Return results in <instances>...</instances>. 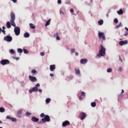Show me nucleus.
Masks as SVG:
<instances>
[{
  "label": "nucleus",
  "instance_id": "f257e3e1",
  "mask_svg": "<svg viewBox=\"0 0 128 128\" xmlns=\"http://www.w3.org/2000/svg\"><path fill=\"white\" fill-rule=\"evenodd\" d=\"M10 18L11 20H10V22L12 26L14 27V32H15V34L16 36H20V29L19 28V27L16 26V23L14 22V20H16V15L14 12H11Z\"/></svg>",
  "mask_w": 128,
  "mask_h": 128
},
{
  "label": "nucleus",
  "instance_id": "f03ea898",
  "mask_svg": "<svg viewBox=\"0 0 128 128\" xmlns=\"http://www.w3.org/2000/svg\"><path fill=\"white\" fill-rule=\"evenodd\" d=\"M46 122H50V116H48V115L44 116V118H42V120L38 122V124H44Z\"/></svg>",
  "mask_w": 128,
  "mask_h": 128
},
{
  "label": "nucleus",
  "instance_id": "7ed1b4c3",
  "mask_svg": "<svg viewBox=\"0 0 128 128\" xmlns=\"http://www.w3.org/2000/svg\"><path fill=\"white\" fill-rule=\"evenodd\" d=\"M99 54H101L102 56H106V48L102 46V45H100Z\"/></svg>",
  "mask_w": 128,
  "mask_h": 128
},
{
  "label": "nucleus",
  "instance_id": "20e7f679",
  "mask_svg": "<svg viewBox=\"0 0 128 128\" xmlns=\"http://www.w3.org/2000/svg\"><path fill=\"white\" fill-rule=\"evenodd\" d=\"M4 40L7 42H10L12 40V37L11 36H6L4 37Z\"/></svg>",
  "mask_w": 128,
  "mask_h": 128
},
{
  "label": "nucleus",
  "instance_id": "39448f33",
  "mask_svg": "<svg viewBox=\"0 0 128 128\" xmlns=\"http://www.w3.org/2000/svg\"><path fill=\"white\" fill-rule=\"evenodd\" d=\"M98 36H99V38H102L104 40H106V36H104V32H99Z\"/></svg>",
  "mask_w": 128,
  "mask_h": 128
},
{
  "label": "nucleus",
  "instance_id": "423d86ee",
  "mask_svg": "<svg viewBox=\"0 0 128 128\" xmlns=\"http://www.w3.org/2000/svg\"><path fill=\"white\" fill-rule=\"evenodd\" d=\"M32 92H38V87L32 88L31 90H29V92L30 94H32Z\"/></svg>",
  "mask_w": 128,
  "mask_h": 128
},
{
  "label": "nucleus",
  "instance_id": "0eeeda50",
  "mask_svg": "<svg viewBox=\"0 0 128 128\" xmlns=\"http://www.w3.org/2000/svg\"><path fill=\"white\" fill-rule=\"evenodd\" d=\"M1 64L5 66V64H10V61L8 60H3L0 61Z\"/></svg>",
  "mask_w": 128,
  "mask_h": 128
},
{
  "label": "nucleus",
  "instance_id": "6e6552de",
  "mask_svg": "<svg viewBox=\"0 0 128 128\" xmlns=\"http://www.w3.org/2000/svg\"><path fill=\"white\" fill-rule=\"evenodd\" d=\"M29 79L30 82H34L38 80L34 76H29Z\"/></svg>",
  "mask_w": 128,
  "mask_h": 128
},
{
  "label": "nucleus",
  "instance_id": "1a4fd4ad",
  "mask_svg": "<svg viewBox=\"0 0 128 128\" xmlns=\"http://www.w3.org/2000/svg\"><path fill=\"white\" fill-rule=\"evenodd\" d=\"M80 120H82L86 118V113L82 112L80 114Z\"/></svg>",
  "mask_w": 128,
  "mask_h": 128
},
{
  "label": "nucleus",
  "instance_id": "9d476101",
  "mask_svg": "<svg viewBox=\"0 0 128 128\" xmlns=\"http://www.w3.org/2000/svg\"><path fill=\"white\" fill-rule=\"evenodd\" d=\"M22 110H19L17 111V114L18 118H22Z\"/></svg>",
  "mask_w": 128,
  "mask_h": 128
},
{
  "label": "nucleus",
  "instance_id": "9b49d317",
  "mask_svg": "<svg viewBox=\"0 0 128 128\" xmlns=\"http://www.w3.org/2000/svg\"><path fill=\"white\" fill-rule=\"evenodd\" d=\"M31 120L32 122H38V120H40L35 116H32L31 118Z\"/></svg>",
  "mask_w": 128,
  "mask_h": 128
},
{
  "label": "nucleus",
  "instance_id": "f8f14e48",
  "mask_svg": "<svg viewBox=\"0 0 128 128\" xmlns=\"http://www.w3.org/2000/svg\"><path fill=\"white\" fill-rule=\"evenodd\" d=\"M70 124V122L68 120H66L62 122V126H68Z\"/></svg>",
  "mask_w": 128,
  "mask_h": 128
},
{
  "label": "nucleus",
  "instance_id": "ddd939ff",
  "mask_svg": "<svg viewBox=\"0 0 128 128\" xmlns=\"http://www.w3.org/2000/svg\"><path fill=\"white\" fill-rule=\"evenodd\" d=\"M128 40L120 41L119 42L120 46H124V44H127Z\"/></svg>",
  "mask_w": 128,
  "mask_h": 128
},
{
  "label": "nucleus",
  "instance_id": "4468645a",
  "mask_svg": "<svg viewBox=\"0 0 128 128\" xmlns=\"http://www.w3.org/2000/svg\"><path fill=\"white\" fill-rule=\"evenodd\" d=\"M87 62H88L87 59L84 58L80 60V64H86Z\"/></svg>",
  "mask_w": 128,
  "mask_h": 128
},
{
  "label": "nucleus",
  "instance_id": "2eb2a0df",
  "mask_svg": "<svg viewBox=\"0 0 128 128\" xmlns=\"http://www.w3.org/2000/svg\"><path fill=\"white\" fill-rule=\"evenodd\" d=\"M75 72H76V74H77V76H80V70L78 68H76Z\"/></svg>",
  "mask_w": 128,
  "mask_h": 128
},
{
  "label": "nucleus",
  "instance_id": "dca6fc26",
  "mask_svg": "<svg viewBox=\"0 0 128 128\" xmlns=\"http://www.w3.org/2000/svg\"><path fill=\"white\" fill-rule=\"evenodd\" d=\"M54 70H56V65H50V70L51 72H54Z\"/></svg>",
  "mask_w": 128,
  "mask_h": 128
},
{
  "label": "nucleus",
  "instance_id": "f3484780",
  "mask_svg": "<svg viewBox=\"0 0 128 128\" xmlns=\"http://www.w3.org/2000/svg\"><path fill=\"white\" fill-rule=\"evenodd\" d=\"M29 26H30V28H32V30H34V28H36V26L32 23H30L29 24Z\"/></svg>",
  "mask_w": 128,
  "mask_h": 128
},
{
  "label": "nucleus",
  "instance_id": "a211bd4d",
  "mask_svg": "<svg viewBox=\"0 0 128 128\" xmlns=\"http://www.w3.org/2000/svg\"><path fill=\"white\" fill-rule=\"evenodd\" d=\"M6 27L8 28H11L10 22H8L6 23Z\"/></svg>",
  "mask_w": 128,
  "mask_h": 128
},
{
  "label": "nucleus",
  "instance_id": "6ab92c4d",
  "mask_svg": "<svg viewBox=\"0 0 128 128\" xmlns=\"http://www.w3.org/2000/svg\"><path fill=\"white\" fill-rule=\"evenodd\" d=\"M98 24L99 26H102V24H104V20H100L98 21Z\"/></svg>",
  "mask_w": 128,
  "mask_h": 128
},
{
  "label": "nucleus",
  "instance_id": "aec40b11",
  "mask_svg": "<svg viewBox=\"0 0 128 128\" xmlns=\"http://www.w3.org/2000/svg\"><path fill=\"white\" fill-rule=\"evenodd\" d=\"M50 19H49L45 24V26H50Z\"/></svg>",
  "mask_w": 128,
  "mask_h": 128
},
{
  "label": "nucleus",
  "instance_id": "412c9836",
  "mask_svg": "<svg viewBox=\"0 0 128 128\" xmlns=\"http://www.w3.org/2000/svg\"><path fill=\"white\" fill-rule=\"evenodd\" d=\"M31 72H32V74L34 76V74H38V71H36V70H31Z\"/></svg>",
  "mask_w": 128,
  "mask_h": 128
},
{
  "label": "nucleus",
  "instance_id": "4be33fe9",
  "mask_svg": "<svg viewBox=\"0 0 128 128\" xmlns=\"http://www.w3.org/2000/svg\"><path fill=\"white\" fill-rule=\"evenodd\" d=\"M24 38H30V34H28V32L24 33Z\"/></svg>",
  "mask_w": 128,
  "mask_h": 128
},
{
  "label": "nucleus",
  "instance_id": "5701e85b",
  "mask_svg": "<svg viewBox=\"0 0 128 128\" xmlns=\"http://www.w3.org/2000/svg\"><path fill=\"white\" fill-rule=\"evenodd\" d=\"M117 14H124V11L121 9L117 12Z\"/></svg>",
  "mask_w": 128,
  "mask_h": 128
},
{
  "label": "nucleus",
  "instance_id": "b1692460",
  "mask_svg": "<svg viewBox=\"0 0 128 128\" xmlns=\"http://www.w3.org/2000/svg\"><path fill=\"white\" fill-rule=\"evenodd\" d=\"M4 110H6V109L4 108H0V112H4Z\"/></svg>",
  "mask_w": 128,
  "mask_h": 128
},
{
  "label": "nucleus",
  "instance_id": "393cba45",
  "mask_svg": "<svg viewBox=\"0 0 128 128\" xmlns=\"http://www.w3.org/2000/svg\"><path fill=\"white\" fill-rule=\"evenodd\" d=\"M122 22H120L119 25L116 26V28H122Z\"/></svg>",
  "mask_w": 128,
  "mask_h": 128
},
{
  "label": "nucleus",
  "instance_id": "a878e982",
  "mask_svg": "<svg viewBox=\"0 0 128 128\" xmlns=\"http://www.w3.org/2000/svg\"><path fill=\"white\" fill-rule=\"evenodd\" d=\"M52 100L50 98H48L46 100V104H50V102Z\"/></svg>",
  "mask_w": 128,
  "mask_h": 128
},
{
  "label": "nucleus",
  "instance_id": "bb28decb",
  "mask_svg": "<svg viewBox=\"0 0 128 128\" xmlns=\"http://www.w3.org/2000/svg\"><path fill=\"white\" fill-rule=\"evenodd\" d=\"M11 120L13 122H16L17 120L16 118H11Z\"/></svg>",
  "mask_w": 128,
  "mask_h": 128
},
{
  "label": "nucleus",
  "instance_id": "cd10ccee",
  "mask_svg": "<svg viewBox=\"0 0 128 128\" xmlns=\"http://www.w3.org/2000/svg\"><path fill=\"white\" fill-rule=\"evenodd\" d=\"M107 72H112V68H108L106 70Z\"/></svg>",
  "mask_w": 128,
  "mask_h": 128
},
{
  "label": "nucleus",
  "instance_id": "c85d7f7f",
  "mask_svg": "<svg viewBox=\"0 0 128 128\" xmlns=\"http://www.w3.org/2000/svg\"><path fill=\"white\" fill-rule=\"evenodd\" d=\"M96 106V102H92L91 103V106L92 107V108H94V106Z\"/></svg>",
  "mask_w": 128,
  "mask_h": 128
},
{
  "label": "nucleus",
  "instance_id": "c756f323",
  "mask_svg": "<svg viewBox=\"0 0 128 128\" xmlns=\"http://www.w3.org/2000/svg\"><path fill=\"white\" fill-rule=\"evenodd\" d=\"M100 56H102L101 54H97V55L96 56V58H100Z\"/></svg>",
  "mask_w": 128,
  "mask_h": 128
},
{
  "label": "nucleus",
  "instance_id": "7c9ffc66",
  "mask_svg": "<svg viewBox=\"0 0 128 128\" xmlns=\"http://www.w3.org/2000/svg\"><path fill=\"white\" fill-rule=\"evenodd\" d=\"M17 50L18 52H20V54H22V48H18Z\"/></svg>",
  "mask_w": 128,
  "mask_h": 128
},
{
  "label": "nucleus",
  "instance_id": "2f4dec72",
  "mask_svg": "<svg viewBox=\"0 0 128 128\" xmlns=\"http://www.w3.org/2000/svg\"><path fill=\"white\" fill-rule=\"evenodd\" d=\"M10 54H15L16 52L14 51V50L11 49L10 51Z\"/></svg>",
  "mask_w": 128,
  "mask_h": 128
},
{
  "label": "nucleus",
  "instance_id": "473e14b6",
  "mask_svg": "<svg viewBox=\"0 0 128 128\" xmlns=\"http://www.w3.org/2000/svg\"><path fill=\"white\" fill-rule=\"evenodd\" d=\"M58 32H56L55 34H54V38H58Z\"/></svg>",
  "mask_w": 128,
  "mask_h": 128
},
{
  "label": "nucleus",
  "instance_id": "72a5a7b5",
  "mask_svg": "<svg viewBox=\"0 0 128 128\" xmlns=\"http://www.w3.org/2000/svg\"><path fill=\"white\" fill-rule=\"evenodd\" d=\"M24 54H28V51L26 50V49H24L23 50Z\"/></svg>",
  "mask_w": 128,
  "mask_h": 128
},
{
  "label": "nucleus",
  "instance_id": "f704fd0d",
  "mask_svg": "<svg viewBox=\"0 0 128 128\" xmlns=\"http://www.w3.org/2000/svg\"><path fill=\"white\" fill-rule=\"evenodd\" d=\"M32 114L31 113H30L28 112H26V116H30Z\"/></svg>",
  "mask_w": 128,
  "mask_h": 128
},
{
  "label": "nucleus",
  "instance_id": "c9c22d12",
  "mask_svg": "<svg viewBox=\"0 0 128 128\" xmlns=\"http://www.w3.org/2000/svg\"><path fill=\"white\" fill-rule=\"evenodd\" d=\"M76 50L74 48H72L71 50V54H74V52H75Z\"/></svg>",
  "mask_w": 128,
  "mask_h": 128
},
{
  "label": "nucleus",
  "instance_id": "e433bc0d",
  "mask_svg": "<svg viewBox=\"0 0 128 128\" xmlns=\"http://www.w3.org/2000/svg\"><path fill=\"white\" fill-rule=\"evenodd\" d=\"M81 96H86V93L84 92H81Z\"/></svg>",
  "mask_w": 128,
  "mask_h": 128
},
{
  "label": "nucleus",
  "instance_id": "4c0bfd02",
  "mask_svg": "<svg viewBox=\"0 0 128 128\" xmlns=\"http://www.w3.org/2000/svg\"><path fill=\"white\" fill-rule=\"evenodd\" d=\"M6 120H11L12 118H10V116H7L6 117Z\"/></svg>",
  "mask_w": 128,
  "mask_h": 128
},
{
  "label": "nucleus",
  "instance_id": "58836bf2",
  "mask_svg": "<svg viewBox=\"0 0 128 128\" xmlns=\"http://www.w3.org/2000/svg\"><path fill=\"white\" fill-rule=\"evenodd\" d=\"M118 18H115L114 20V22H115V24H118Z\"/></svg>",
  "mask_w": 128,
  "mask_h": 128
},
{
  "label": "nucleus",
  "instance_id": "ea45409f",
  "mask_svg": "<svg viewBox=\"0 0 128 128\" xmlns=\"http://www.w3.org/2000/svg\"><path fill=\"white\" fill-rule=\"evenodd\" d=\"M118 72H122V68L120 67L118 68Z\"/></svg>",
  "mask_w": 128,
  "mask_h": 128
},
{
  "label": "nucleus",
  "instance_id": "a19ab883",
  "mask_svg": "<svg viewBox=\"0 0 128 128\" xmlns=\"http://www.w3.org/2000/svg\"><path fill=\"white\" fill-rule=\"evenodd\" d=\"M40 56H44V52H41L40 53Z\"/></svg>",
  "mask_w": 128,
  "mask_h": 128
},
{
  "label": "nucleus",
  "instance_id": "79ce46f5",
  "mask_svg": "<svg viewBox=\"0 0 128 128\" xmlns=\"http://www.w3.org/2000/svg\"><path fill=\"white\" fill-rule=\"evenodd\" d=\"M40 118H44V113L41 114L40 115Z\"/></svg>",
  "mask_w": 128,
  "mask_h": 128
},
{
  "label": "nucleus",
  "instance_id": "37998d69",
  "mask_svg": "<svg viewBox=\"0 0 128 128\" xmlns=\"http://www.w3.org/2000/svg\"><path fill=\"white\" fill-rule=\"evenodd\" d=\"M58 4H62V0H58Z\"/></svg>",
  "mask_w": 128,
  "mask_h": 128
},
{
  "label": "nucleus",
  "instance_id": "c03bdc74",
  "mask_svg": "<svg viewBox=\"0 0 128 128\" xmlns=\"http://www.w3.org/2000/svg\"><path fill=\"white\" fill-rule=\"evenodd\" d=\"M56 40H60V38L58 36L56 37Z\"/></svg>",
  "mask_w": 128,
  "mask_h": 128
},
{
  "label": "nucleus",
  "instance_id": "a18cd8bd",
  "mask_svg": "<svg viewBox=\"0 0 128 128\" xmlns=\"http://www.w3.org/2000/svg\"><path fill=\"white\" fill-rule=\"evenodd\" d=\"M40 84H37L36 85V86L35 87H36V88H38V86H40Z\"/></svg>",
  "mask_w": 128,
  "mask_h": 128
},
{
  "label": "nucleus",
  "instance_id": "49530a36",
  "mask_svg": "<svg viewBox=\"0 0 128 128\" xmlns=\"http://www.w3.org/2000/svg\"><path fill=\"white\" fill-rule=\"evenodd\" d=\"M38 92H42V89H38Z\"/></svg>",
  "mask_w": 128,
  "mask_h": 128
},
{
  "label": "nucleus",
  "instance_id": "de8ad7c7",
  "mask_svg": "<svg viewBox=\"0 0 128 128\" xmlns=\"http://www.w3.org/2000/svg\"><path fill=\"white\" fill-rule=\"evenodd\" d=\"M128 34V32H126L125 34H124V36H126Z\"/></svg>",
  "mask_w": 128,
  "mask_h": 128
},
{
  "label": "nucleus",
  "instance_id": "09e8293b",
  "mask_svg": "<svg viewBox=\"0 0 128 128\" xmlns=\"http://www.w3.org/2000/svg\"><path fill=\"white\" fill-rule=\"evenodd\" d=\"M12 2H14V4H16V0H11Z\"/></svg>",
  "mask_w": 128,
  "mask_h": 128
},
{
  "label": "nucleus",
  "instance_id": "8fccbe9b",
  "mask_svg": "<svg viewBox=\"0 0 128 128\" xmlns=\"http://www.w3.org/2000/svg\"><path fill=\"white\" fill-rule=\"evenodd\" d=\"M75 56H78V52H76L75 53Z\"/></svg>",
  "mask_w": 128,
  "mask_h": 128
},
{
  "label": "nucleus",
  "instance_id": "3c124183",
  "mask_svg": "<svg viewBox=\"0 0 128 128\" xmlns=\"http://www.w3.org/2000/svg\"><path fill=\"white\" fill-rule=\"evenodd\" d=\"M15 59L16 60H20V58H15Z\"/></svg>",
  "mask_w": 128,
  "mask_h": 128
},
{
  "label": "nucleus",
  "instance_id": "603ef678",
  "mask_svg": "<svg viewBox=\"0 0 128 128\" xmlns=\"http://www.w3.org/2000/svg\"><path fill=\"white\" fill-rule=\"evenodd\" d=\"M2 32H3V34H6V31H4V30H2Z\"/></svg>",
  "mask_w": 128,
  "mask_h": 128
},
{
  "label": "nucleus",
  "instance_id": "864d4df0",
  "mask_svg": "<svg viewBox=\"0 0 128 128\" xmlns=\"http://www.w3.org/2000/svg\"><path fill=\"white\" fill-rule=\"evenodd\" d=\"M120 60L121 62H122V58H120V56L119 57Z\"/></svg>",
  "mask_w": 128,
  "mask_h": 128
},
{
  "label": "nucleus",
  "instance_id": "5fc2aeb1",
  "mask_svg": "<svg viewBox=\"0 0 128 128\" xmlns=\"http://www.w3.org/2000/svg\"><path fill=\"white\" fill-rule=\"evenodd\" d=\"M60 14H64V12H62V10H60Z\"/></svg>",
  "mask_w": 128,
  "mask_h": 128
},
{
  "label": "nucleus",
  "instance_id": "6e6d98bb",
  "mask_svg": "<svg viewBox=\"0 0 128 128\" xmlns=\"http://www.w3.org/2000/svg\"><path fill=\"white\" fill-rule=\"evenodd\" d=\"M70 12H74V10L70 9Z\"/></svg>",
  "mask_w": 128,
  "mask_h": 128
},
{
  "label": "nucleus",
  "instance_id": "4d7b16f0",
  "mask_svg": "<svg viewBox=\"0 0 128 128\" xmlns=\"http://www.w3.org/2000/svg\"><path fill=\"white\" fill-rule=\"evenodd\" d=\"M124 90H122L121 94H124Z\"/></svg>",
  "mask_w": 128,
  "mask_h": 128
},
{
  "label": "nucleus",
  "instance_id": "13d9d810",
  "mask_svg": "<svg viewBox=\"0 0 128 128\" xmlns=\"http://www.w3.org/2000/svg\"><path fill=\"white\" fill-rule=\"evenodd\" d=\"M79 98L80 100H82V96H80Z\"/></svg>",
  "mask_w": 128,
  "mask_h": 128
},
{
  "label": "nucleus",
  "instance_id": "bf43d9fd",
  "mask_svg": "<svg viewBox=\"0 0 128 128\" xmlns=\"http://www.w3.org/2000/svg\"><path fill=\"white\" fill-rule=\"evenodd\" d=\"M50 76H54V74H50Z\"/></svg>",
  "mask_w": 128,
  "mask_h": 128
},
{
  "label": "nucleus",
  "instance_id": "052dcab7",
  "mask_svg": "<svg viewBox=\"0 0 128 128\" xmlns=\"http://www.w3.org/2000/svg\"><path fill=\"white\" fill-rule=\"evenodd\" d=\"M125 30H127L128 32V28L126 27H125Z\"/></svg>",
  "mask_w": 128,
  "mask_h": 128
},
{
  "label": "nucleus",
  "instance_id": "680f3d73",
  "mask_svg": "<svg viewBox=\"0 0 128 128\" xmlns=\"http://www.w3.org/2000/svg\"><path fill=\"white\" fill-rule=\"evenodd\" d=\"M2 28H3V30H4V28H6V27H4V26H2Z\"/></svg>",
  "mask_w": 128,
  "mask_h": 128
},
{
  "label": "nucleus",
  "instance_id": "e2e57ef3",
  "mask_svg": "<svg viewBox=\"0 0 128 128\" xmlns=\"http://www.w3.org/2000/svg\"><path fill=\"white\" fill-rule=\"evenodd\" d=\"M2 32V28H0V34Z\"/></svg>",
  "mask_w": 128,
  "mask_h": 128
},
{
  "label": "nucleus",
  "instance_id": "0e129e2a",
  "mask_svg": "<svg viewBox=\"0 0 128 128\" xmlns=\"http://www.w3.org/2000/svg\"><path fill=\"white\" fill-rule=\"evenodd\" d=\"M2 124V120H0V124Z\"/></svg>",
  "mask_w": 128,
  "mask_h": 128
},
{
  "label": "nucleus",
  "instance_id": "69168bd1",
  "mask_svg": "<svg viewBox=\"0 0 128 128\" xmlns=\"http://www.w3.org/2000/svg\"><path fill=\"white\" fill-rule=\"evenodd\" d=\"M0 128H2V127H0Z\"/></svg>",
  "mask_w": 128,
  "mask_h": 128
}]
</instances>
